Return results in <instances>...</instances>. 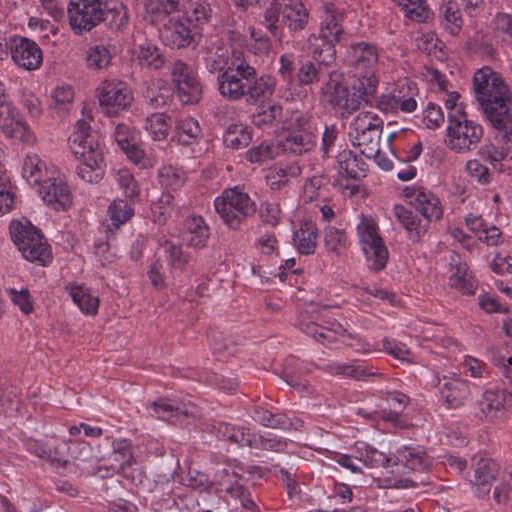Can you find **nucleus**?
I'll list each match as a JSON object with an SVG mask.
<instances>
[{
    "label": "nucleus",
    "instance_id": "27",
    "mask_svg": "<svg viewBox=\"0 0 512 512\" xmlns=\"http://www.w3.org/2000/svg\"><path fill=\"white\" fill-rule=\"evenodd\" d=\"M451 265L455 271L449 278L450 286L463 294L473 295L476 290V284L473 277L468 273L467 264L461 262L459 256L455 255L451 258Z\"/></svg>",
    "mask_w": 512,
    "mask_h": 512
},
{
    "label": "nucleus",
    "instance_id": "11",
    "mask_svg": "<svg viewBox=\"0 0 512 512\" xmlns=\"http://www.w3.org/2000/svg\"><path fill=\"white\" fill-rule=\"evenodd\" d=\"M171 76L183 104H195L200 101L202 86L189 65L177 60L173 64Z\"/></svg>",
    "mask_w": 512,
    "mask_h": 512
},
{
    "label": "nucleus",
    "instance_id": "39",
    "mask_svg": "<svg viewBox=\"0 0 512 512\" xmlns=\"http://www.w3.org/2000/svg\"><path fill=\"white\" fill-rule=\"evenodd\" d=\"M252 141L251 133L242 125H230L224 133L223 142L231 149H242Z\"/></svg>",
    "mask_w": 512,
    "mask_h": 512
},
{
    "label": "nucleus",
    "instance_id": "14",
    "mask_svg": "<svg viewBox=\"0 0 512 512\" xmlns=\"http://www.w3.org/2000/svg\"><path fill=\"white\" fill-rule=\"evenodd\" d=\"M166 33V39L176 48L196 46L201 38L198 25L183 17L171 21V25L166 29Z\"/></svg>",
    "mask_w": 512,
    "mask_h": 512
},
{
    "label": "nucleus",
    "instance_id": "44",
    "mask_svg": "<svg viewBox=\"0 0 512 512\" xmlns=\"http://www.w3.org/2000/svg\"><path fill=\"white\" fill-rule=\"evenodd\" d=\"M211 14L212 9L210 3L206 0H190L186 16L184 18L189 19L200 28V25L209 21Z\"/></svg>",
    "mask_w": 512,
    "mask_h": 512
},
{
    "label": "nucleus",
    "instance_id": "64",
    "mask_svg": "<svg viewBox=\"0 0 512 512\" xmlns=\"http://www.w3.org/2000/svg\"><path fill=\"white\" fill-rule=\"evenodd\" d=\"M493 25L497 34H504L512 38V15L498 13L493 19Z\"/></svg>",
    "mask_w": 512,
    "mask_h": 512
},
{
    "label": "nucleus",
    "instance_id": "24",
    "mask_svg": "<svg viewBox=\"0 0 512 512\" xmlns=\"http://www.w3.org/2000/svg\"><path fill=\"white\" fill-rule=\"evenodd\" d=\"M115 141L127 157L134 162L139 164L144 156V150L138 145L135 131L125 124H118L114 131Z\"/></svg>",
    "mask_w": 512,
    "mask_h": 512
},
{
    "label": "nucleus",
    "instance_id": "25",
    "mask_svg": "<svg viewBox=\"0 0 512 512\" xmlns=\"http://www.w3.org/2000/svg\"><path fill=\"white\" fill-rule=\"evenodd\" d=\"M394 216L402 224L409 234V239L418 242L427 232L428 223L420 219L413 211L403 205H395L393 208Z\"/></svg>",
    "mask_w": 512,
    "mask_h": 512
},
{
    "label": "nucleus",
    "instance_id": "54",
    "mask_svg": "<svg viewBox=\"0 0 512 512\" xmlns=\"http://www.w3.org/2000/svg\"><path fill=\"white\" fill-rule=\"evenodd\" d=\"M111 225L118 228L121 224L129 220L133 215V209L130 208L125 200H115L108 209Z\"/></svg>",
    "mask_w": 512,
    "mask_h": 512
},
{
    "label": "nucleus",
    "instance_id": "36",
    "mask_svg": "<svg viewBox=\"0 0 512 512\" xmlns=\"http://www.w3.org/2000/svg\"><path fill=\"white\" fill-rule=\"evenodd\" d=\"M298 240V251L303 255L315 252L317 240V228L312 222H305L299 231L294 233V241Z\"/></svg>",
    "mask_w": 512,
    "mask_h": 512
},
{
    "label": "nucleus",
    "instance_id": "23",
    "mask_svg": "<svg viewBox=\"0 0 512 512\" xmlns=\"http://www.w3.org/2000/svg\"><path fill=\"white\" fill-rule=\"evenodd\" d=\"M498 471V464L492 459L482 458L477 462L471 483L476 487V493L479 497H484L490 492Z\"/></svg>",
    "mask_w": 512,
    "mask_h": 512
},
{
    "label": "nucleus",
    "instance_id": "13",
    "mask_svg": "<svg viewBox=\"0 0 512 512\" xmlns=\"http://www.w3.org/2000/svg\"><path fill=\"white\" fill-rule=\"evenodd\" d=\"M0 129L11 139L24 143H32L35 140L28 124L12 104L0 110Z\"/></svg>",
    "mask_w": 512,
    "mask_h": 512
},
{
    "label": "nucleus",
    "instance_id": "3",
    "mask_svg": "<svg viewBox=\"0 0 512 512\" xmlns=\"http://www.w3.org/2000/svg\"><path fill=\"white\" fill-rule=\"evenodd\" d=\"M328 80L321 88L325 102L341 115L352 114L359 109L362 102L369 103L374 97L378 79L375 75H356L351 83L345 80L339 70H331Z\"/></svg>",
    "mask_w": 512,
    "mask_h": 512
},
{
    "label": "nucleus",
    "instance_id": "33",
    "mask_svg": "<svg viewBox=\"0 0 512 512\" xmlns=\"http://www.w3.org/2000/svg\"><path fill=\"white\" fill-rule=\"evenodd\" d=\"M69 458L71 459V465L82 472H90L88 464L93 462L94 457L92 455V448L88 443L70 440Z\"/></svg>",
    "mask_w": 512,
    "mask_h": 512
},
{
    "label": "nucleus",
    "instance_id": "35",
    "mask_svg": "<svg viewBox=\"0 0 512 512\" xmlns=\"http://www.w3.org/2000/svg\"><path fill=\"white\" fill-rule=\"evenodd\" d=\"M137 59L142 67L151 70H158L165 64V56L160 48L151 44L145 43L139 46Z\"/></svg>",
    "mask_w": 512,
    "mask_h": 512
},
{
    "label": "nucleus",
    "instance_id": "29",
    "mask_svg": "<svg viewBox=\"0 0 512 512\" xmlns=\"http://www.w3.org/2000/svg\"><path fill=\"white\" fill-rule=\"evenodd\" d=\"M329 72L325 65L312 56V59H302L299 62L295 76L299 85L308 86L319 82L322 75H328Z\"/></svg>",
    "mask_w": 512,
    "mask_h": 512
},
{
    "label": "nucleus",
    "instance_id": "17",
    "mask_svg": "<svg viewBox=\"0 0 512 512\" xmlns=\"http://www.w3.org/2000/svg\"><path fill=\"white\" fill-rule=\"evenodd\" d=\"M406 195L414 198L411 204L415 205V209L420 212L428 224L433 220L437 221L441 219L443 210L440 200L433 193L419 187L413 188L411 193H407Z\"/></svg>",
    "mask_w": 512,
    "mask_h": 512
},
{
    "label": "nucleus",
    "instance_id": "50",
    "mask_svg": "<svg viewBox=\"0 0 512 512\" xmlns=\"http://www.w3.org/2000/svg\"><path fill=\"white\" fill-rule=\"evenodd\" d=\"M169 117L164 113H153L146 118L145 129L149 132L154 140H163L168 135Z\"/></svg>",
    "mask_w": 512,
    "mask_h": 512
},
{
    "label": "nucleus",
    "instance_id": "22",
    "mask_svg": "<svg viewBox=\"0 0 512 512\" xmlns=\"http://www.w3.org/2000/svg\"><path fill=\"white\" fill-rule=\"evenodd\" d=\"M23 246L24 247H18V249L22 253V256L30 262H37L45 266L52 259L49 246L40 230L33 235V238L29 237L24 240Z\"/></svg>",
    "mask_w": 512,
    "mask_h": 512
},
{
    "label": "nucleus",
    "instance_id": "40",
    "mask_svg": "<svg viewBox=\"0 0 512 512\" xmlns=\"http://www.w3.org/2000/svg\"><path fill=\"white\" fill-rule=\"evenodd\" d=\"M102 489L104 492V497L109 503H111L122 512H127L128 509L125 504L126 500L124 499L126 491L118 479H108L103 483Z\"/></svg>",
    "mask_w": 512,
    "mask_h": 512
},
{
    "label": "nucleus",
    "instance_id": "49",
    "mask_svg": "<svg viewBox=\"0 0 512 512\" xmlns=\"http://www.w3.org/2000/svg\"><path fill=\"white\" fill-rule=\"evenodd\" d=\"M38 230V228L27 220H13L9 226L11 239L17 247H24V240L29 237L33 238V235H35Z\"/></svg>",
    "mask_w": 512,
    "mask_h": 512
},
{
    "label": "nucleus",
    "instance_id": "4",
    "mask_svg": "<svg viewBox=\"0 0 512 512\" xmlns=\"http://www.w3.org/2000/svg\"><path fill=\"white\" fill-rule=\"evenodd\" d=\"M90 129L88 122L78 120L69 143L72 153L81 161L77 167L79 177L86 182L96 183L104 176L105 164L99 144L90 134Z\"/></svg>",
    "mask_w": 512,
    "mask_h": 512
},
{
    "label": "nucleus",
    "instance_id": "61",
    "mask_svg": "<svg viewBox=\"0 0 512 512\" xmlns=\"http://www.w3.org/2000/svg\"><path fill=\"white\" fill-rule=\"evenodd\" d=\"M7 292L9 293L13 303L17 305L23 313L29 314L32 312L33 306L30 301L29 291L27 289L17 291L14 288H9Z\"/></svg>",
    "mask_w": 512,
    "mask_h": 512
},
{
    "label": "nucleus",
    "instance_id": "38",
    "mask_svg": "<svg viewBox=\"0 0 512 512\" xmlns=\"http://www.w3.org/2000/svg\"><path fill=\"white\" fill-rule=\"evenodd\" d=\"M341 41H332L325 39L320 35L315 37V43H312V56L327 68L335 61L336 49L335 44Z\"/></svg>",
    "mask_w": 512,
    "mask_h": 512
},
{
    "label": "nucleus",
    "instance_id": "2",
    "mask_svg": "<svg viewBox=\"0 0 512 512\" xmlns=\"http://www.w3.org/2000/svg\"><path fill=\"white\" fill-rule=\"evenodd\" d=\"M68 19L75 34L89 32L100 23L114 31H122L129 21L127 7L118 0H70Z\"/></svg>",
    "mask_w": 512,
    "mask_h": 512
},
{
    "label": "nucleus",
    "instance_id": "42",
    "mask_svg": "<svg viewBox=\"0 0 512 512\" xmlns=\"http://www.w3.org/2000/svg\"><path fill=\"white\" fill-rule=\"evenodd\" d=\"M85 62L89 69L102 70L110 64L111 53L104 45L91 46L86 51Z\"/></svg>",
    "mask_w": 512,
    "mask_h": 512
},
{
    "label": "nucleus",
    "instance_id": "63",
    "mask_svg": "<svg viewBox=\"0 0 512 512\" xmlns=\"http://www.w3.org/2000/svg\"><path fill=\"white\" fill-rule=\"evenodd\" d=\"M424 121L429 129H435L444 122V114L440 106L429 103L424 115Z\"/></svg>",
    "mask_w": 512,
    "mask_h": 512
},
{
    "label": "nucleus",
    "instance_id": "8",
    "mask_svg": "<svg viewBox=\"0 0 512 512\" xmlns=\"http://www.w3.org/2000/svg\"><path fill=\"white\" fill-rule=\"evenodd\" d=\"M383 121L371 112L360 113L353 121L350 136L353 145L360 148V153L367 158L378 153L380 148Z\"/></svg>",
    "mask_w": 512,
    "mask_h": 512
},
{
    "label": "nucleus",
    "instance_id": "15",
    "mask_svg": "<svg viewBox=\"0 0 512 512\" xmlns=\"http://www.w3.org/2000/svg\"><path fill=\"white\" fill-rule=\"evenodd\" d=\"M378 62V51L375 45L367 42L351 44L347 51V63L359 71L361 75H374L372 68Z\"/></svg>",
    "mask_w": 512,
    "mask_h": 512
},
{
    "label": "nucleus",
    "instance_id": "62",
    "mask_svg": "<svg viewBox=\"0 0 512 512\" xmlns=\"http://www.w3.org/2000/svg\"><path fill=\"white\" fill-rule=\"evenodd\" d=\"M150 505L155 512L171 510L174 507L178 508L177 500L172 498L169 492H163L161 496L152 492Z\"/></svg>",
    "mask_w": 512,
    "mask_h": 512
},
{
    "label": "nucleus",
    "instance_id": "20",
    "mask_svg": "<svg viewBox=\"0 0 512 512\" xmlns=\"http://www.w3.org/2000/svg\"><path fill=\"white\" fill-rule=\"evenodd\" d=\"M402 465L409 471H426L431 466V459L427 455L424 448L417 447H403L397 450L393 466L395 472H399V466Z\"/></svg>",
    "mask_w": 512,
    "mask_h": 512
},
{
    "label": "nucleus",
    "instance_id": "46",
    "mask_svg": "<svg viewBox=\"0 0 512 512\" xmlns=\"http://www.w3.org/2000/svg\"><path fill=\"white\" fill-rule=\"evenodd\" d=\"M394 458L387 456L385 453L373 447H367L362 453V461L370 468H392L391 473H395V466H393Z\"/></svg>",
    "mask_w": 512,
    "mask_h": 512
},
{
    "label": "nucleus",
    "instance_id": "9",
    "mask_svg": "<svg viewBox=\"0 0 512 512\" xmlns=\"http://www.w3.org/2000/svg\"><path fill=\"white\" fill-rule=\"evenodd\" d=\"M96 91L101 110L110 117L127 109L133 101L130 89L122 81H104Z\"/></svg>",
    "mask_w": 512,
    "mask_h": 512
},
{
    "label": "nucleus",
    "instance_id": "19",
    "mask_svg": "<svg viewBox=\"0 0 512 512\" xmlns=\"http://www.w3.org/2000/svg\"><path fill=\"white\" fill-rule=\"evenodd\" d=\"M40 194L44 202L55 210H66L72 204L67 184L57 179L45 180L41 185Z\"/></svg>",
    "mask_w": 512,
    "mask_h": 512
},
{
    "label": "nucleus",
    "instance_id": "31",
    "mask_svg": "<svg viewBox=\"0 0 512 512\" xmlns=\"http://www.w3.org/2000/svg\"><path fill=\"white\" fill-rule=\"evenodd\" d=\"M316 145V136L308 131L300 130L294 134H289L282 143L284 152L294 155H301L314 148Z\"/></svg>",
    "mask_w": 512,
    "mask_h": 512
},
{
    "label": "nucleus",
    "instance_id": "57",
    "mask_svg": "<svg viewBox=\"0 0 512 512\" xmlns=\"http://www.w3.org/2000/svg\"><path fill=\"white\" fill-rule=\"evenodd\" d=\"M52 452H47V460L53 465H61L64 467L71 466L69 458V441H60L53 446Z\"/></svg>",
    "mask_w": 512,
    "mask_h": 512
},
{
    "label": "nucleus",
    "instance_id": "56",
    "mask_svg": "<svg viewBox=\"0 0 512 512\" xmlns=\"http://www.w3.org/2000/svg\"><path fill=\"white\" fill-rule=\"evenodd\" d=\"M279 148L268 144H260L247 151L246 159L251 163H263L278 155Z\"/></svg>",
    "mask_w": 512,
    "mask_h": 512
},
{
    "label": "nucleus",
    "instance_id": "5",
    "mask_svg": "<svg viewBox=\"0 0 512 512\" xmlns=\"http://www.w3.org/2000/svg\"><path fill=\"white\" fill-rule=\"evenodd\" d=\"M309 14L300 0H273L263 12L261 25L275 38L283 36V28L290 32L302 31Z\"/></svg>",
    "mask_w": 512,
    "mask_h": 512
},
{
    "label": "nucleus",
    "instance_id": "34",
    "mask_svg": "<svg viewBox=\"0 0 512 512\" xmlns=\"http://www.w3.org/2000/svg\"><path fill=\"white\" fill-rule=\"evenodd\" d=\"M328 372L333 375H342L356 380H368L369 378H383L382 373L367 370L363 366H355L347 363H332L328 365Z\"/></svg>",
    "mask_w": 512,
    "mask_h": 512
},
{
    "label": "nucleus",
    "instance_id": "60",
    "mask_svg": "<svg viewBox=\"0 0 512 512\" xmlns=\"http://www.w3.org/2000/svg\"><path fill=\"white\" fill-rule=\"evenodd\" d=\"M165 250L169 254L170 264L173 268L183 270L189 261V255L180 246L166 242Z\"/></svg>",
    "mask_w": 512,
    "mask_h": 512
},
{
    "label": "nucleus",
    "instance_id": "21",
    "mask_svg": "<svg viewBox=\"0 0 512 512\" xmlns=\"http://www.w3.org/2000/svg\"><path fill=\"white\" fill-rule=\"evenodd\" d=\"M336 169L342 178L359 181L366 176L368 165L354 152L343 150L336 157Z\"/></svg>",
    "mask_w": 512,
    "mask_h": 512
},
{
    "label": "nucleus",
    "instance_id": "10",
    "mask_svg": "<svg viewBox=\"0 0 512 512\" xmlns=\"http://www.w3.org/2000/svg\"><path fill=\"white\" fill-rule=\"evenodd\" d=\"M357 231L361 242L364 244L363 250L366 257L373 259V270H382L388 260V250L383 243L382 238L378 234L377 224L370 219L363 217L357 226Z\"/></svg>",
    "mask_w": 512,
    "mask_h": 512
},
{
    "label": "nucleus",
    "instance_id": "52",
    "mask_svg": "<svg viewBox=\"0 0 512 512\" xmlns=\"http://www.w3.org/2000/svg\"><path fill=\"white\" fill-rule=\"evenodd\" d=\"M112 453L110 457L117 462L115 468L117 470L124 469L125 466H130L133 460V453L131 450V443L126 440H115L112 443Z\"/></svg>",
    "mask_w": 512,
    "mask_h": 512
},
{
    "label": "nucleus",
    "instance_id": "58",
    "mask_svg": "<svg viewBox=\"0 0 512 512\" xmlns=\"http://www.w3.org/2000/svg\"><path fill=\"white\" fill-rule=\"evenodd\" d=\"M250 38L253 41L251 49L255 55L267 54L271 49V40L269 36L255 28H250Z\"/></svg>",
    "mask_w": 512,
    "mask_h": 512
},
{
    "label": "nucleus",
    "instance_id": "12",
    "mask_svg": "<svg viewBox=\"0 0 512 512\" xmlns=\"http://www.w3.org/2000/svg\"><path fill=\"white\" fill-rule=\"evenodd\" d=\"M9 51L14 63L26 70H35L42 64V51L33 40L14 36L10 38Z\"/></svg>",
    "mask_w": 512,
    "mask_h": 512
},
{
    "label": "nucleus",
    "instance_id": "51",
    "mask_svg": "<svg viewBox=\"0 0 512 512\" xmlns=\"http://www.w3.org/2000/svg\"><path fill=\"white\" fill-rule=\"evenodd\" d=\"M44 162L37 154H29L26 156L23 164V176L30 184H39L43 177Z\"/></svg>",
    "mask_w": 512,
    "mask_h": 512
},
{
    "label": "nucleus",
    "instance_id": "7",
    "mask_svg": "<svg viewBox=\"0 0 512 512\" xmlns=\"http://www.w3.org/2000/svg\"><path fill=\"white\" fill-rule=\"evenodd\" d=\"M447 145L458 153L468 152L477 147L482 136L481 125L468 120L463 111L457 114H448V127L446 129Z\"/></svg>",
    "mask_w": 512,
    "mask_h": 512
},
{
    "label": "nucleus",
    "instance_id": "55",
    "mask_svg": "<svg viewBox=\"0 0 512 512\" xmlns=\"http://www.w3.org/2000/svg\"><path fill=\"white\" fill-rule=\"evenodd\" d=\"M173 200L174 196L171 193H162L159 201L154 203L151 208L154 222L160 225L166 222L172 212Z\"/></svg>",
    "mask_w": 512,
    "mask_h": 512
},
{
    "label": "nucleus",
    "instance_id": "59",
    "mask_svg": "<svg viewBox=\"0 0 512 512\" xmlns=\"http://www.w3.org/2000/svg\"><path fill=\"white\" fill-rule=\"evenodd\" d=\"M212 349L219 359H224L226 356H231L237 353V347L227 339H224L221 334L212 335Z\"/></svg>",
    "mask_w": 512,
    "mask_h": 512
},
{
    "label": "nucleus",
    "instance_id": "26",
    "mask_svg": "<svg viewBox=\"0 0 512 512\" xmlns=\"http://www.w3.org/2000/svg\"><path fill=\"white\" fill-rule=\"evenodd\" d=\"M441 396L448 408H458L470 394L469 384L459 378L450 379L441 388Z\"/></svg>",
    "mask_w": 512,
    "mask_h": 512
},
{
    "label": "nucleus",
    "instance_id": "48",
    "mask_svg": "<svg viewBox=\"0 0 512 512\" xmlns=\"http://www.w3.org/2000/svg\"><path fill=\"white\" fill-rule=\"evenodd\" d=\"M38 230V228L27 220H13L9 226L11 239L17 247H24V240L29 237L33 238V235H35Z\"/></svg>",
    "mask_w": 512,
    "mask_h": 512
},
{
    "label": "nucleus",
    "instance_id": "45",
    "mask_svg": "<svg viewBox=\"0 0 512 512\" xmlns=\"http://www.w3.org/2000/svg\"><path fill=\"white\" fill-rule=\"evenodd\" d=\"M442 24L452 35H456L462 26L460 10L456 3L448 2L441 7Z\"/></svg>",
    "mask_w": 512,
    "mask_h": 512
},
{
    "label": "nucleus",
    "instance_id": "43",
    "mask_svg": "<svg viewBox=\"0 0 512 512\" xmlns=\"http://www.w3.org/2000/svg\"><path fill=\"white\" fill-rule=\"evenodd\" d=\"M253 419L260 424L269 428H282L290 427L289 419L283 414H274L261 406H255L253 409Z\"/></svg>",
    "mask_w": 512,
    "mask_h": 512
},
{
    "label": "nucleus",
    "instance_id": "47",
    "mask_svg": "<svg viewBox=\"0 0 512 512\" xmlns=\"http://www.w3.org/2000/svg\"><path fill=\"white\" fill-rule=\"evenodd\" d=\"M324 244L329 252L340 256L347 246V236L344 230L328 227L325 230Z\"/></svg>",
    "mask_w": 512,
    "mask_h": 512
},
{
    "label": "nucleus",
    "instance_id": "1",
    "mask_svg": "<svg viewBox=\"0 0 512 512\" xmlns=\"http://www.w3.org/2000/svg\"><path fill=\"white\" fill-rule=\"evenodd\" d=\"M275 79L267 74L259 75L252 65L239 56H235L232 66L217 76L219 94L228 101L244 100L249 106H256L251 121L259 129L278 127L289 129L284 117L283 107L270 98L275 92Z\"/></svg>",
    "mask_w": 512,
    "mask_h": 512
},
{
    "label": "nucleus",
    "instance_id": "53",
    "mask_svg": "<svg viewBox=\"0 0 512 512\" xmlns=\"http://www.w3.org/2000/svg\"><path fill=\"white\" fill-rule=\"evenodd\" d=\"M177 129L179 142L184 145L195 142L201 135V128L198 121L191 117L181 120Z\"/></svg>",
    "mask_w": 512,
    "mask_h": 512
},
{
    "label": "nucleus",
    "instance_id": "30",
    "mask_svg": "<svg viewBox=\"0 0 512 512\" xmlns=\"http://www.w3.org/2000/svg\"><path fill=\"white\" fill-rule=\"evenodd\" d=\"M342 20V12L337 11L333 4L326 5L325 17L321 23L319 33L320 36L325 39H332V41H341L343 35Z\"/></svg>",
    "mask_w": 512,
    "mask_h": 512
},
{
    "label": "nucleus",
    "instance_id": "6",
    "mask_svg": "<svg viewBox=\"0 0 512 512\" xmlns=\"http://www.w3.org/2000/svg\"><path fill=\"white\" fill-rule=\"evenodd\" d=\"M214 207L223 222L233 230H240L247 219L256 213V204L237 187L226 189L214 201Z\"/></svg>",
    "mask_w": 512,
    "mask_h": 512
},
{
    "label": "nucleus",
    "instance_id": "28",
    "mask_svg": "<svg viewBox=\"0 0 512 512\" xmlns=\"http://www.w3.org/2000/svg\"><path fill=\"white\" fill-rule=\"evenodd\" d=\"M212 433L220 440H225L239 446H252V439L246 429L236 427L223 421L214 422Z\"/></svg>",
    "mask_w": 512,
    "mask_h": 512
},
{
    "label": "nucleus",
    "instance_id": "18",
    "mask_svg": "<svg viewBox=\"0 0 512 512\" xmlns=\"http://www.w3.org/2000/svg\"><path fill=\"white\" fill-rule=\"evenodd\" d=\"M150 407L152 417L172 423L181 416L194 417L196 409L193 404L179 403L168 398H158L151 402Z\"/></svg>",
    "mask_w": 512,
    "mask_h": 512
},
{
    "label": "nucleus",
    "instance_id": "37",
    "mask_svg": "<svg viewBox=\"0 0 512 512\" xmlns=\"http://www.w3.org/2000/svg\"><path fill=\"white\" fill-rule=\"evenodd\" d=\"M393 2L401 7L405 16L418 23L426 22L430 15L425 0H393Z\"/></svg>",
    "mask_w": 512,
    "mask_h": 512
},
{
    "label": "nucleus",
    "instance_id": "41",
    "mask_svg": "<svg viewBox=\"0 0 512 512\" xmlns=\"http://www.w3.org/2000/svg\"><path fill=\"white\" fill-rule=\"evenodd\" d=\"M72 300L81 309L82 312L94 315L98 311L99 300L97 297L92 296L88 289L82 286L72 287L70 290Z\"/></svg>",
    "mask_w": 512,
    "mask_h": 512
},
{
    "label": "nucleus",
    "instance_id": "32",
    "mask_svg": "<svg viewBox=\"0 0 512 512\" xmlns=\"http://www.w3.org/2000/svg\"><path fill=\"white\" fill-rule=\"evenodd\" d=\"M185 231L189 246L196 248L206 246L209 238V227L201 216L188 218L185 221Z\"/></svg>",
    "mask_w": 512,
    "mask_h": 512
},
{
    "label": "nucleus",
    "instance_id": "16",
    "mask_svg": "<svg viewBox=\"0 0 512 512\" xmlns=\"http://www.w3.org/2000/svg\"><path fill=\"white\" fill-rule=\"evenodd\" d=\"M511 398L512 396L504 390L486 391L478 403L481 416L489 421L503 419Z\"/></svg>",
    "mask_w": 512,
    "mask_h": 512
}]
</instances>
